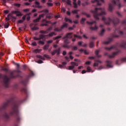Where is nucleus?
Returning <instances> with one entry per match:
<instances>
[{
	"instance_id": "35",
	"label": "nucleus",
	"mask_w": 126,
	"mask_h": 126,
	"mask_svg": "<svg viewBox=\"0 0 126 126\" xmlns=\"http://www.w3.org/2000/svg\"><path fill=\"white\" fill-rule=\"evenodd\" d=\"M105 29H102L101 32L99 33L100 36H103V35H104V33H105Z\"/></svg>"
},
{
	"instance_id": "25",
	"label": "nucleus",
	"mask_w": 126,
	"mask_h": 126,
	"mask_svg": "<svg viewBox=\"0 0 126 126\" xmlns=\"http://www.w3.org/2000/svg\"><path fill=\"white\" fill-rule=\"evenodd\" d=\"M49 48H50V44H47L43 47V50H48Z\"/></svg>"
},
{
	"instance_id": "56",
	"label": "nucleus",
	"mask_w": 126,
	"mask_h": 126,
	"mask_svg": "<svg viewBox=\"0 0 126 126\" xmlns=\"http://www.w3.org/2000/svg\"><path fill=\"white\" fill-rule=\"evenodd\" d=\"M53 42H54V41H53V40H50L47 41V43L49 45V44L53 43Z\"/></svg>"
},
{
	"instance_id": "16",
	"label": "nucleus",
	"mask_w": 126,
	"mask_h": 126,
	"mask_svg": "<svg viewBox=\"0 0 126 126\" xmlns=\"http://www.w3.org/2000/svg\"><path fill=\"white\" fill-rule=\"evenodd\" d=\"M119 34L121 36H123V37H125V36H126V27L124 28V31H119Z\"/></svg>"
},
{
	"instance_id": "47",
	"label": "nucleus",
	"mask_w": 126,
	"mask_h": 126,
	"mask_svg": "<svg viewBox=\"0 0 126 126\" xmlns=\"http://www.w3.org/2000/svg\"><path fill=\"white\" fill-rule=\"evenodd\" d=\"M63 48H67V49H69V46H68V45H67V44L65 43V44H64L63 45Z\"/></svg>"
},
{
	"instance_id": "52",
	"label": "nucleus",
	"mask_w": 126,
	"mask_h": 126,
	"mask_svg": "<svg viewBox=\"0 0 126 126\" xmlns=\"http://www.w3.org/2000/svg\"><path fill=\"white\" fill-rule=\"evenodd\" d=\"M23 22H24V20H19V21H18L17 23H18L19 24L20 23H23Z\"/></svg>"
},
{
	"instance_id": "24",
	"label": "nucleus",
	"mask_w": 126,
	"mask_h": 126,
	"mask_svg": "<svg viewBox=\"0 0 126 126\" xmlns=\"http://www.w3.org/2000/svg\"><path fill=\"white\" fill-rule=\"evenodd\" d=\"M54 31H56V32H61V31H63V30L62 29V28L60 29L59 28L57 27L54 29Z\"/></svg>"
},
{
	"instance_id": "18",
	"label": "nucleus",
	"mask_w": 126,
	"mask_h": 126,
	"mask_svg": "<svg viewBox=\"0 0 126 126\" xmlns=\"http://www.w3.org/2000/svg\"><path fill=\"white\" fill-rule=\"evenodd\" d=\"M106 63H107V67H109V68L113 67V66H112V63H113V62L112 61H106Z\"/></svg>"
},
{
	"instance_id": "3",
	"label": "nucleus",
	"mask_w": 126,
	"mask_h": 126,
	"mask_svg": "<svg viewBox=\"0 0 126 126\" xmlns=\"http://www.w3.org/2000/svg\"><path fill=\"white\" fill-rule=\"evenodd\" d=\"M91 12L94 14V17L97 20H99V16L101 15H106V12L104 9L101 8H95L94 11L92 10Z\"/></svg>"
},
{
	"instance_id": "45",
	"label": "nucleus",
	"mask_w": 126,
	"mask_h": 126,
	"mask_svg": "<svg viewBox=\"0 0 126 126\" xmlns=\"http://www.w3.org/2000/svg\"><path fill=\"white\" fill-rule=\"evenodd\" d=\"M66 2L67 4H68L69 5H71V1H70V0H67V1H66Z\"/></svg>"
},
{
	"instance_id": "54",
	"label": "nucleus",
	"mask_w": 126,
	"mask_h": 126,
	"mask_svg": "<svg viewBox=\"0 0 126 126\" xmlns=\"http://www.w3.org/2000/svg\"><path fill=\"white\" fill-rule=\"evenodd\" d=\"M26 17H27V15H25L23 16L22 19L24 20H24H26Z\"/></svg>"
},
{
	"instance_id": "20",
	"label": "nucleus",
	"mask_w": 126,
	"mask_h": 126,
	"mask_svg": "<svg viewBox=\"0 0 126 126\" xmlns=\"http://www.w3.org/2000/svg\"><path fill=\"white\" fill-rule=\"evenodd\" d=\"M43 22H45V23L42 24V26H48V25L47 23H51V21H47L45 19L42 20Z\"/></svg>"
},
{
	"instance_id": "22",
	"label": "nucleus",
	"mask_w": 126,
	"mask_h": 126,
	"mask_svg": "<svg viewBox=\"0 0 126 126\" xmlns=\"http://www.w3.org/2000/svg\"><path fill=\"white\" fill-rule=\"evenodd\" d=\"M99 53H100V50H96L95 51V54L96 55V57L97 58H101V55H99Z\"/></svg>"
},
{
	"instance_id": "17",
	"label": "nucleus",
	"mask_w": 126,
	"mask_h": 126,
	"mask_svg": "<svg viewBox=\"0 0 126 126\" xmlns=\"http://www.w3.org/2000/svg\"><path fill=\"white\" fill-rule=\"evenodd\" d=\"M113 49H117V45H114L112 46L111 47H105V49L107 51H111V50H113Z\"/></svg>"
},
{
	"instance_id": "31",
	"label": "nucleus",
	"mask_w": 126,
	"mask_h": 126,
	"mask_svg": "<svg viewBox=\"0 0 126 126\" xmlns=\"http://www.w3.org/2000/svg\"><path fill=\"white\" fill-rule=\"evenodd\" d=\"M39 33H41V34H48V32L47 31L42 30L39 32Z\"/></svg>"
},
{
	"instance_id": "50",
	"label": "nucleus",
	"mask_w": 126,
	"mask_h": 126,
	"mask_svg": "<svg viewBox=\"0 0 126 126\" xmlns=\"http://www.w3.org/2000/svg\"><path fill=\"white\" fill-rule=\"evenodd\" d=\"M87 69V72H90V71H91V67H90V66H88Z\"/></svg>"
},
{
	"instance_id": "40",
	"label": "nucleus",
	"mask_w": 126,
	"mask_h": 126,
	"mask_svg": "<svg viewBox=\"0 0 126 126\" xmlns=\"http://www.w3.org/2000/svg\"><path fill=\"white\" fill-rule=\"evenodd\" d=\"M71 64L72 65H75V66H78V63H75V62H71Z\"/></svg>"
},
{
	"instance_id": "1",
	"label": "nucleus",
	"mask_w": 126,
	"mask_h": 126,
	"mask_svg": "<svg viewBox=\"0 0 126 126\" xmlns=\"http://www.w3.org/2000/svg\"><path fill=\"white\" fill-rule=\"evenodd\" d=\"M18 76H19V74L14 75V71L11 72L9 77H7L6 75L0 74V80H2L4 87L8 88L10 78H15V77H18Z\"/></svg>"
},
{
	"instance_id": "44",
	"label": "nucleus",
	"mask_w": 126,
	"mask_h": 126,
	"mask_svg": "<svg viewBox=\"0 0 126 126\" xmlns=\"http://www.w3.org/2000/svg\"><path fill=\"white\" fill-rule=\"evenodd\" d=\"M78 47H77V46H73L72 48V50L73 51H77V50H78Z\"/></svg>"
},
{
	"instance_id": "53",
	"label": "nucleus",
	"mask_w": 126,
	"mask_h": 126,
	"mask_svg": "<svg viewBox=\"0 0 126 126\" xmlns=\"http://www.w3.org/2000/svg\"><path fill=\"white\" fill-rule=\"evenodd\" d=\"M14 5L15 6H17V7H20V6L21 5L19 3H14Z\"/></svg>"
},
{
	"instance_id": "9",
	"label": "nucleus",
	"mask_w": 126,
	"mask_h": 126,
	"mask_svg": "<svg viewBox=\"0 0 126 126\" xmlns=\"http://www.w3.org/2000/svg\"><path fill=\"white\" fill-rule=\"evenodd\" d=\"M87 23H88L90 25H92L93 24H94V27H91L90 28L91 30H92L93 31H95V30H97L98 29V27L96 26V22L95 21H93V22H89L87 21Z\"/></svg>"
},
{
	"instance_id": "5",
	"label": "nucleus",
	"mask_w": 126,
	"mask_h": 126,
	"mask_svg": "<svg viewBox=\"0 0 126 126\" xmlns=\"http://www.w3.org/2000/svg\"><path fill=\"white\" fill-rule=\"evenodd\" d=\"M72 34H73L72 32L67 33L65 36L62 38V39L64 40V43L65 44H69L70 43L68 39H71V38H72V36H71Z\"/></svg>"
},
{
	"instance_id": "36",
	"label": "nucleus",
	"mask_w": 126,
	"mask_h": 126,
	"mask_svg": "<svg viewBox=\"0 0 126 126\" xmlns=\"http://www.w3.org/2000/svg\"><path fill=\"white\" fill-rule=\"evenodd\" d=\"M65 27H67V23H64L63 24V25L62 26L61 29L63 30V28H64Z\"/></svg>"
},
{
	"instance_id": "2",
	"label": "nucleus",
	"mask_w": 126,
	"mask_h": 126,
	"mask_svg": "<svg viewBox=\"0 0 126 126\" xmlns=\"http://www.w3.org/2000/svg\"><path fill=\"white\" fill-rule=\"evenodd\" d=\"M102 20H103L105 25H108V26L111 25V22H112L114 26H116V25L120 23V20H119V18L116 17H113L112 19H111V18L110 17L106 18L105 17H103L102 18Z\"/></svg>"
},
{
	"instance_id": "11",
	"label": "nucleus",
	"mask_w": 126,
	"mask_h": 126,
	"mask_svg": "<svg viewBox=\"0 0 126 126\" xmlns=\"http://www.w3.org/2000/svg\"><path fill=\"white\" fill-rule=\"evenodd\" d=\"M38 59H40L41 60H43V61H45L46 59L45 58H47V59H49V55L47 54H44V56H41L40 55H37L36 56Z\"/></svg>"
},
{
	"instance_id": "57",
	"label": "nucleus",
	"mask_w": 126,
	"mask_h": 126,
	"mask_svg": "<svg viewBox=\"0 0 126 126\" xmlns=\"http://www.w3.org/2000/svg\"><path fill=\"white\" fill-rule=\"evenodd\" d=\"M32 45L36 47V46H37V43L36 42H32Z\"/></svg>"
},
{
	"instance_id": "33",
	"label": "nucleus",
	"mask_w": 126,
	"mask_h": 126,
	"mask_svg": "<svg viewBox=\"0 0 126 126\" xmlns=\"http://www.w3.org/2000/svg\"><path fill=\"white\" fill-rule=\"evenodd\" d=\"M78 11H79V10H74L72 11V13L73 14H78Z\"/></svg>"
},
{
	"instance_id": "8",
	"label": "nucleus",
	"mask_w": 126,
	"mask_h": 126,
	"mask_svg": "<svg viewBox=\"0 0 126 126\" xmlns=\"http://www.w3.org/2000/svg\"><path fill=\"white\" fill-rule=\"evenodd\" d=\"M33 75L34 73H33V72H32L30 75L27 76V78L24 80L21 81L22 84H23V85H25V86H26L27 83H28V80H29V78H30L31 76H33Z\"/></svg>"
},
{
	"instance_id": "48",
	"label": "nucleus",
	"mask_w": 126,
	"mask_h": 126,
	"mask_svg": "<svg viewBox=\"0 0 126 126\" xmlns=\"http://www.w3.org/2000/svg\"><path fill=\"white\" fill-rule=\"evenodd\" d=\"M61 38H62V36H58L55 37H54L53 39L54 40H57V39H60Z\"/></svg>"
},
{
	"instance_id": "23",
	"label": "nucleus",
	"mask_w": 126,
	"mask_h": 126,
	"mask_svg": "<svg viewBox=\"0 0 126 126\" xmlns=\"http://www.w3.org/2000/svg\"><path fill=\"white\" fill-rule=\"evenodd\" d=\"M86 21V18H82L81 20V24H82V25H84L85 24V21Z\"/></svg>"
},
{
	"instance_id": "34",
	"label": "nucleus",
	"mask_w": 126,
	"mask_h": 126,
	"mask_svg": "<svg viewBox=\"0 0 126 126\" xmlns=\"http://www.w3.org/2000/svg\"><path fill=\"white\" fill-rule=\"evenodd\" d=\"M4 28H8V27H9V23H8V22H6L5 25H4Z\"/></svg>"
},
{
	"instance_id": "61",
	"label": "nucleus",
	"mask_w": 126,
	"mask_h": 126,
	"mask_svg": "<svg viewBox=\"0 0 126 126\" xmlns=\"http://www.w3.org/2000/svg\"><path fill=\"white\" fill-rule=\"evenodd\" d=\"M91 64V62L90 61H87V62H86V64H87L88 65H89V64Z\"/></svg>"
},
{
	"instance_id": "42",
	"label": "nucleus",
	"mask_w": 126,
	"mask_h": 126,
	"mask_svg": "<svg viewBox=\"0 0 126 126\" xmlns=\"http://www.w3.org/2000/svg\"><path fill=\"white\" fill-rule=\"evenodd\" d=\"M42 12H44V13H49V10L48 9H45L42 11Z\"/></svg>"
},
{
	"instance_id": "64",
	"label": "nucleus",
	"mask_w": 126,
	"mask_h": 126,
	"mask_svg": "<svg viewBox=\"0 0 126 126\" xmlns=\"http://www.w3.org/2000/svg\"><path fill=\"white\" fill-rule=\"evenodd\" d=\"M22 67L23 68V69H26L27 66L26 65L24 64V65H23Z\"/></svg>"
},
{
	"instance_id": "12",
	"label": "nucleus",
	"mask_w": 126,
	"mask_h": 126,
	"mask_svg": "<svg viewBox=\"0 0 126 126\" xmlns=\"http://www.w3.org/2000/svg\"><path fill=\"white\" fill-rule=\"evenodd\" d=\"M56 54H57V56H60V54H61V48L54 50L51 52V55L52 56H55Z\"/></svg>"
},
{
	"instance_id": "37",
	"label": "nucleus",
	"mask_w": 126,
	"mask_h": 126,
	"mask_svg": "<svg viewBox=\"0 0 126 126\" xmlns=\"http://www.w3.org/2000/svg\"><path fill=\"white\" fill-rule=\"evenodd\" d=\"M65 20L66 22H67V21H69V22L70 23H72V20H71L66 17L65 18Z\"/></svg>"
},
{
	"instance_id": "19",
	"label": "nucleus",
	"mask_w": 126,
	"mask_h": 126,
	"mask_svg": "<svg viewBox=\"0 0 126 126\" xmlns=\"http://www.w3.org/2000/svg\"><path fill=\"white\" fill-rule=\"evenodd\" d=\"M120 47L121 48H124V49H126V42L125 40H123L120 44Z\"/></svg>"
},
{
	"instance_id": "46",
	"label": "nucleus",
	"mask_w": 126,
	"mask_h": 126,
	"mask_svg": "<svg viewBox=\"0 0 126 126\" xmlns=\"http://www.w3.org/2000/svg\"><path fill=\"white\" fill-rule=\"evenodd\" d=\"M38 44H40L41 45H45V42H44L42 40H39L38 41Z\"/></svg>"
},
{
	"instance_id": "6",
	"label": "nucleus",
	"mask_w": 126,
	"mask_h": 126,
	"mask_svg": "<svg viewBox=\"0 0 126 126\" xmlns=\"http://www.w3.org/2000/svg\"><path fill=\"white\" fill-rule=\"evenodd\" d=\"M116 32H117V31H115V33L112 34V37L109 38L108 41L103 42V44H104L105 45H109V44H110V43H111L113 41V39H114V38H119V37H120V35H116Z\"/></svg>"
},
{
	"instance_id": "14",
	"label": "nucleus",
	"mask_w": 126,
	"mask_h": 126,
	"mask_svg": "<svg viewBox=\"0 0 126 126\" xmlns=\"http://www.w3.org/2000/svg\"><path fill=\"white\" fill-rule=\"evenodd\" d=\"M44 16H45V14H42L39 15L38 18L33 20V22H39L41 18L44 17Z\"/></svg>"
},
{
	"instance_id": "15",
	"label": "nucleus",
	"mask_w": 126,
	"mask_h": 126,
	"mask_svg": "<svg viewBox=\"0 0 126 126\" xmlns=\"http://www.w3.org/2000/svg\"><path fill=\"white\" fill-rule=\"evenodd\" d=\"M11 13H12L13 14H16V16H22V15H23V14L21 13L20 11L18 10L12 11L11 12Z\"/></svg>"
},
{
	"instance_id": "4",
	"label": "nucleus",
	"mask_w": 126,
	"mask_h": 126,
	"mask_svg": "<svg viewBox=\"0 0 126 126\" xmlns=\"http://www.w3.org/2000/svg\"><path fill=\"white\" fill-rule=\"evenodd\" d=\"M112 4L110 3L109 4V11H112L113 10V8H114V6L115 5H118L119 8H121V3H120V0H112Z\"/></svg>"
},
{
	"instance_id": "49",
	"label": "nucleus",
	"mask_w": 126,
	"mask_h": 126,
	"mask_svg": "<svg viewBox=\"0 0 126 126\" xmlns=\"http://www.w3.org/2000/svg\"><path fill=\"white\" fill-rule=\"evenodd\" d=\"M47 5H48V6H53V5H54V4H53V3H51V2H47Z\"/></svg>"
},
{
	"instance_id": "28",
	"label": "nucleus",
	"mask_w": 126,
	"mask_h": 126,
	"mask_svg": "<svg viewBox=\"0 0 126 126\" xmlns=\"http://www.w3.org/2000/svg\"><path fill=\"white\" fill-rule=\"evenodd\" d=\"M33 52L35 53V54H38V53H41V52H42V49H36Z\"/></svg>"
},
{
	"instance_id": "13",
	"label": "nucleus",
	"mask_w": 126,
	"mask_h": 126,
	"mask_svg": "<svg viewBox=\"0 0 126 126\" xmlns=\"http://www.w3.org/2000/svg\"><path fill=\"white\" fill-rule=\"evenodd\" d=\"M21 92H22V93H24V94H25L27 97L28 96V94L29 92H28V89H27V88L25 87L22 88L21 90Z\"/></svg>"
},
{
	"instance_id": "29",
	"label": "nucleus",
	"mask_w": 126,
	"mask_h": 126,
	"mask_svg": "<svg viewBox=\"0 0 126 126\" xmlns=\"http://www.w3.org/2000/svg\"><path fill=\"white\" fill-rule=\"evenodd\" d=\"M56 35H57V34H56L55 33V32H53L49 33L48 36L49 37H53V36H56Z\"/></svg>"
},
{
	"instance_id": "39",
	"label": "nucleus",
	"mask_w": 126,
	"mask_h": 126,
	"mask_svg": "<svg viewBox=\"0 0 126 126\" xmlns=\"http://www.w3.org/2000/svg\"><path fill=\"white\" fill-rule=\"evenodd\" d=\"M14 64H15V65H16L17 69H19V67L20 66V64H19V63H14Z\"/></svg>"
},
{
	"instance_id": "26",
	"label": "nucleus",
	"mask_w": 126,
	"mask_h": 126,
	"mask_svg": "<svg viewBox=\"0 0 126 126\" xmlns=\"http://www.w3.org/2000/svg\"><path fill=\"white\" fill-rule=\"evenodd\" d=\"M90 4V2H88V1H86L85 3H83L82 5L83 6H86V5H89Z\"/></svg>"
},
{
	"instance_id": "51",
	"label": "nucleus",
	"mask_w": 126,
	"mask_h": 126,
	"mask_svg": "<svg viewBox=\"0 0 126 126\" xmlns=\"http://www.w3.org/2000/svg\"><path fill=\"white\" fill-rule=\"evenodd\" d=\"M4 13H5V14H8V13H9V10H4Z\"/></svg>"
},
{
	"instance_id": "30",
	"label": "nucleus",
	"mask_w": 126,
	"mask_h": 126,
	"mask_svg": "<svg viewBox=\"0 0 126 126\" xmlns=\"http://www.w3.org/2000/svg\"><path fill=\"white\" fill-rule=\"evenodd\" d=\"M94 46H95V44L93 41H91L90 43V48H94Z\"/></svg>"
},
{
	"instance_id": "43",
	"label": "nucleus",
	"mask_w": 126,
	"mask_h": 126,
	"mask_svg": "<svg viewBox=\"0 0 126 126\" xmlns=\"http://www.w3.org/2000/svg\"><path fill=\"white\" fill-rule=\"evenodd\" d=\"M35 63H44V62H43V61L39 60L37 61H35Z\"/></svg>"
},
{
	"instance_id": "38",
	"label": "nucleus",
	"mask_w": 126,
	"mask_h": 126,
	"mask_svg": "<svg viewBox=\"0 0 126 126\" xmlns=\"http://www.w3.org/2000/svg\"><path fill=\"white\" fill-rule=\"evenodd\" d=\"M122 63H126V57L122 58L120 60Z\"/></svg>"
},
{
	"instance_id": "55",
	"label": "nucleus",
	"mask_w": 126,
	"mask_h": 126,
	"mask_svg": "<svg viewBox=\"0 0 126 126\" xmlns=\"http://www.w3.org/2000/svg\"><path fill=\"white\" fill-rule=\"evenodd\" d=\"M52 29L53 28L52 27H50L48 29H47L46 31H47V32H49V31H52Z\"/></svg>"
},
{
	"instance_id": "62",
	"label": "nucleus",
	"mask_w": 126,
	"mask_h": 126,
	"mask_svg": "<svg viewBox=\"0 0 126 126\" xmlns=\"http://www.w3.org/2000/svg\"><path fill=\"white\" fill-rule=\"evenodd\" d=\"M78 45L79 46H82V41H79V42H78Z\"/></svg>"
},
{
	"instance_id": "59",
	"label": "nucleus",
	"mask_w": 126,
	"mask_h": 126,
	"mask_svg": "<svg viewBox=\"0 0 126 126\" xmlns=\"http://www.w3.org/2000/svg\"><path fill=\"white\" fill-rule=\"evenodd\" d=\"M122 24L126 25V20H124L122 21Z\"/></svg>"
},
{
	"instance_id": "10",
	"label": "nucleus",
	"mask_w": 126,
	"mask_h": 126,
	"mask_svg": "<svg viewBox=\"0 0 126 126\" xmlns=\"http://www.w3.org/2000/svg\"><path fill=\"white\" fill-rule=\"evenodd\" d=\"M47 35H45L43 34H40L39 35V37H36V36H34L33 37V40H35V41H39L40 40H44L45 39V37Z\"/></svg>"
},
{
	"instance_id": "21",
	"label": "nucleus",
	"mask_w": 126,
	"mask_h": 126,
	"mask_svg": "<svg viewBox=\"0 0 126 126\" xmlns=\"http://www.w3.org/2000/svg\"><path fill=\"white\" fill-rule=\"evenodd\" d=\"M91 2H92V3L97 2V5H101V3H100V1L99 0H92Z\"/></svg>"
},
{
	"instance_id": "41",
	"label": "nucleus",
	"mask_w": 126,
	"mask_h": 126,
	"mask_svg": "<svg viewBox=\"0 0 126 126\" xmlns=\"http://www.w3.org/2000/svg\"><path fill=\"white\" fill-rule=\"evenodd\" d=\"M73 4L74 5V8H77L78 7L77 3H76V2H73Z\"/></svg>"
},
{
	"instance_id": "32",
	"label": "nucleus",
	"mask_w": 126,
	"mask_h": 126,
	"mask_svg": "<svg viewBox=\"0 0 126 126\" xmlns=\"http://www.w3.org/2000/svg\"><path fill=\"white\" fill-rule=\"evenodd\" d=\"M82 14H83L84 15H85L86 16H87V17H88V18L90 17V15L89 14H87L85 12H82Z\"/></svg>"
},
{
	"instance_id": "63",
	"label": "nucleus",
	"mask_w": 126,
	"mask_h": 126,
	"mask_svg": "<svg viewBox=\"0 0 126 126\" xmlns=\"http://www.w3.org/2000/svg\"><path fill=\"white\" fill-rule=\"evenodd\" d=\"M5 20H6V21H9V20H10V18H9V17H6Z\"/></svg>"
},
{
	"instance_id": "58",
	"label": "nucleus",
	"mask_w": 126,
	"mask_h": 126,
	"mask_svg": "<svg viewBox=\"0 0 126 126\" xmlns=\"http://www.w3.org/2000/svg\"><path fill=\"white\" fill-rule=\"evenodd\" d=\"M34 3L36 4V5H40V2H39L38 1H35Z\"/></svg>"
},
{
	"instance_id": "27",
	"label": "nucleus",
	"mask_w": 126,
	"mask_h": 126,
	"mask_svg": "<svg viewBox=\"0 0 126 126\" xmlns=\"http://www.w3.org/2000/svg\"><path fill=\"white\" fill-rule=\"evenodd\" d=\"M39 28L37 27V24H35L33 27L32 28V30L34 31L35 30H38Z\"/></svg>"
},
{
	"instance_id": "60",
	"label": "nucleus",
	"mask_w": 126,
	"mask_h": 126,
	"mask_svg": "<svg viewBox=\"0 0 126 126\" xmlns=\"http://www.w3.org/2000/svg\"><path fill=\"white\" fill-rule=\"evenodd\" d=\"M94 66H99V63H94Z\"/></svg>"
},
{
	"instance_id": "7",
	"label": "nucleus",
	"mask_w": 126,
	"mask_h": 126,
	"mask_svg": "<svg viewBox=\"0 0 126 126\" xmlns=\"http://www.w3.org/2000/svg\"><path fill=\"white\" fill-rule=\"evenodd\" d=\"M120 52L121 51L118 50L116 52H113L111 55H109L108 53L105 52L104 53V56H107V57H108V58H109V59H113L115 58V57H116V56H118V54H119Z\"/></svg>"
}]
</instances>
